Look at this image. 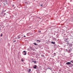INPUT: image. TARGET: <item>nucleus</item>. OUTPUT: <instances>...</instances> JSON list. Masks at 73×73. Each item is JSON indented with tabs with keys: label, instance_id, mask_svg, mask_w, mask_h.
<instances>
[{
	"label": "nucleus",
	"instance_id": "nucleus-1",
	"mask_svg": "<svg viewBox=\"0 0 73 73\" xmlns=\"http://www.w3.org/2000/svg\"><path fill=\"white\" fill-rule=\"evenodd\" d=\"M23 55H26L27 54V52L25 51H24L23 52Z\"/></svg>",
	"mask_w": 73,
	"mask_h": 73
},
{
	"label": "nucleus",
	"instance_id": "nucleus-2",
	"mask_svg": "<svg viewBox=\"0 0 73 73\" xmlns=\"http://www.w3.org/2000/svg\"><path fill=\"white\" fill-rule=\"evenodd\" d=\"M72 66H73V64H72V63H70V64H69V67H70L71 68H72Z\"/></svg>",
	"mask_w": 73,
	"mask_h": 73
},
{
	"label": "nucleus",
	"instance_id": "nucleus-3",
	"mask_svg": "<svg viewBox=\"0 0 73 73\" xmlns=\"http://www.w3.org/2000/svg\"><path fill=\"white\" fill-rule=\"evenodd\" d=\"M36 68H37V66L36 65H34V66L33 68L34 69H36Z\"/></svg>",
	"mask_w": 73,
	"mask_h": 73
},
{
	"label": "nucleus",
	"instance_id": "nucleus-4",
	"mask_svg": "<svg viewBox=\"0 0 73 73\" xmlns=\"http://www.w3.org/2000/svg\"><path fill=\"white\" fill-rule=\"evenodd\" d=\"M31 68H30L29 69V70L28 71V72L29 73V72H31Z\"/></svg>",
	"mask_w": 73,
	"mask_h": 73
},
{
	"label": "nucleus",
	"instance_id": "nucleus-5",
	"mask_svg": "<svg viewBox=\"0 0 73 73\" xmlns=\"http://www.w3.org/2000/svg\"><path fill=\"white\" fill-rule=\"evenodd\" d=\"M36 41L37 43H39L40 42V40H36Z\"/></svg>",
	"mask_w": 73,
	"mask_h": 73
},
{
	"label": "nucleus",
	"instance_id": "nucleus-6",
	"mask_svg": "<svg viewBox=\"0 0 73 73\" xmlns=\"http://www.w3.org/2000/svg\"><path fill=\"white\" fill-rule=\"evenodd\" d=\"M70 63H71L70 62H68L66 63V64H67V65H70Z\"/></svg>",
	"mask_w": 73,
	"mask_h": 73
},
{
	"label": "nucleus",
	"instance_id": "nucleus-7",
	"mask_svg": "<svg viewBox=\"0 0 73 73\" xmlns=\"http://www.w3.org/2000/svg\"><path fill=\"white\" fill-rule=\"evenodd\" d=\"M51 43L52 44H55V42L52 41L51 42Z\"/></svg>",
	"mask_w": 73,
	"mask_h": 73
},
{
	"label": "nucleus",
	"instance_id": "nucleus-8",
	"mask_svg": "<svg viewBox=\"0 0 73 73\" xmlns=\"http://www.w3.org/2000/svg\"><path fill=\"white\" fill-rule=\"evenodd\" d=\"M29 48L30 49H31L32 50H33V48H32V47L31 46H29Z\"/></svg>",
	"mask_w": 73,
	"mask_h": 73
},
{
	"label": "nucleus",
	"instance_id": "nucleus-9",
	"mask_svg": "<svg viewBox=\"0 0 73 73\" xmlns=\"http://www.w3.org/2000/svg\"><path fill=\"white\" fill-rule=\"evenodd\" d=\"M33 44H34L35 45H38V44H36V43H33Z\"/></svg>",
	"mask_w": 73,
	"mask_h": 73
},
{
	"label": "nucleus",
	"instance_id": "nucleus-10",
	"mask_svg": "<svg viewBox=\"0 0 73 73\" xmlns=\"http://www.w3.org/2000/svg\"><path fill=\"white\" fill-rule=\"evenodd\" d=\"M56 38H57L58 37V34H57L56 35Z\"/></svg>",
	"mask_w": 73,
	"mask_h": 73
},
{
	"label": "nucleus",
	"instance_id": "nucleus-11",
	"mask_svg": "<svg viewBox=\"0 0 73 73\" xmlns=\"http://www.w3.org/2000/svg\"><path fill=\"white\" fill-rule=\"evenodd\" d=\"M33 62H34L35 64H36V61H32Z\"/></svg>",
	"mask_w": 73,
	"mask_h": 73
},
{
	"label": "nucleus",
	"instance_id": "nucleus-12",
	"mask_svg": "<svg viewBox=\"0 0 73 73\" xmlns=\"http://www.w3.org/2000/svg\"><path fill=\"white\" fill-rule=\"evenodd\" d=\"M66 44H67V46H68V45H69V43L68 42Z\"/></svg>",
	"mask_w": 73,
	"mask_h": 73
},
{
	"label": "nucleus",
	"instance_id": "nucleus-13",
	"mask_svg": "<svg viewBox=\"0 0 73 73\" xmlns=\"http://www.w3.org/2000/svg\"><path fill=\"white\" fill-rule=\"evenodd\" d=\"M54 56H56V53H54Z\"/></svg>",
	"mask_w": 73,
	"mask_h": 73
},
{
	"label": "nucleus",
	"instance_id": "nucleus-14",
	"mask_svg": "<svg viewBox=\"0 0 73 73\" xmlns=\"http://www.w3.org/2000/svg\"><path fill=\"white\" fill-rule=\"evenodd\" d=\"M27 50H28V51H29V50H30V49L29 48H28Z\"/></svg>",
	"mask_w": 73,
	"mask_h": 73
},
{
	"label": "nucleus",
	"instance_id": "nucleus-15",
	"mask_svg": "<svg viewBox=\"0 0 73 73\" xmlns=\"http://www.w3.org/2000/svg\"><path fill=\"white\" fill-rule=\"evenodd\" d=\"M70 62H72V63H73V61L71 60Z\"/></svg>",
	"mask_w": 73,
	"mask_h": 73
},
{
	"label": "nucleus",
	"instance_id": "nucleus-16",
	"mask_svg": "<svg viewBox=\"0 0 73 73\" xmlns=\"http://www.w3.org/2000/svg\"><path fill=\"white\" fill-rule=\"evenodd\" d=\"M21 38V37L18 36V38Z\"/></svg>",
	"mask_w": 73,
	"mask_h": 73
},
{
	"label": "nucleus",
	"instance_id": "nucleus-17",
	"mask_svg": "<svg viewBox=\"0 0 73 73\" xmlns=\"http://www.w3.org/2000/svg\"><path fill=\"white\" fill-rule=\"evenodd\" d=\"M3 36V35L2 34H1V36Z\"/></svg>",
	"mask_w": 73,
	"mask_h": 73
},
{
	"label": "nucleus",
	"instance_id": "nucleus-18",
	"mask_svg": "<svg viewBox=\"0 0 73 73\" xmlns=\"http://www.w3.org/2000/svg\"><path fill=\"white\" fill-rule=\"evenodd\" d=\"M14 42H16V40H13Z\"/></svg>",
	"mask_w": 73,
	"mask_h": 73
},
{
	"label": "nucleus",
	"instance_id": "nucleus-19",
	"mask_svg": "<svg viewBox=\"0 0 73 73\" xmlns=\"http://www.w3.org/2000/svg\"><path fill=\"white\" fill-rule=\"evenodd\" d=\"M40 6H41V7H42V5H41Z\"/></svg>",
	"mask_w": 73,
	"mask_h": 73
},
{
	"label": "nucleus",
	"instance_id": "nucleus-20",
	"mask_svg": "<svg viewBox=\"0 0 73 73\" xmlns=\"http://www.w3.org/2000/svg\"><path fill=\"white\" fill-rule=\"evenodd\" d=\"M6 15V13H4V15Z\"/></svg>",
	"mask_w": 73,
	"mask_h": 73
},
{
	"label": "nucleus",
	"instance_id": "nucleus-21",
	"mask_svg": "<svg viewBox=\"0 0 73 73\" xmlns=\"http://www.w3.org/2000/svg\"><path fill=\"white\" fill-rule=\"evenodd\" d=\"M24 37H26V36H25V35H24Z\"/></svg>",
	"mask_w": 73,
	"mask_h": 73
},
{
	"label": "nucleus",
	"instance_id": "nucleus-22",
	"mask_svg": "<svg viewBox=\"0 0 73 73\" xmlns=\"http://www.w3.org/2000/svg\"><path fill=\"white\" fill-rule=\"evenodd\" d=\"M48 69H50L51 70H52V69H50L49 68H48Z\"/></svg>",
	"mask_w": 73,
	"mask_h": 73
},
{
	"label": "nucleus",
	"instance_id": "nucleus-23",
	"mask_svg": "<svg viewBox=\"0 0 73 73\" xmlns=\"http://www.w3.org/2000/svg\"><path fill=\"white\" fill-rule=\"evenodd\" d=\"M69 52H70V50H69V51H68Z\"/></svg>",
	"mask_w": 73,
	"mask_h": 73
},
{
	"label": "nucleus",
	"instance_id": "nucleus-24",
	"mask_svg": "<svg viewBox=\"0 0 73 73\" xmlns=\"http://www.w3.org/2000/svg\"><path fill=\"white\" fill-rule=\"evenodd\" d=\"M21 60H22V61H24V60H23L22 59Z\"/></svg>",
	"mask_w": 73,
	"mask_h": 73
},
{
	"label": "nucleus",
	"instance_id": "nucleus-25",
	"mask_svg": "<svg viewBox=\"0 0 73 73\" xmlns=\"http://www.w3.org/2000/svg\"><path fill=\"white\" fill-rule=\"evenodd\" d=\"M3 17H4V15L3 14Z\"/></svg>",
	"mask_w": 73,
	"mask_h": 73
},
{
	"label": "nucleus",
	"instance_id": "nucleus-26",
	"mask_svg": "<svg viewBox=\"0 0 73 73\" xmlns=\"http://www.w3.org/2000/svg\"><path fill=\"white\" fill-rule=\"evenodd\" d=\"M72 54H73L72 53L71 54V55H72Z\"/></svg>",
	"mask_w": 73,
	"mask_h": 73
},
{
	"label": "nucleus",
	"instance_id": "nucleus-27",
	"mask_svg": "<svg viewBox=\"0 0 73 73\" xmlns=\"http://www.w3.org/2000/svg\"><path fill=\"white\" fill-rule=\"evenodd\" d=\"M13 7H14V5H13Z\"/></svg>",
	"mask_w": 73,
	"mask_h": 73
},
{
	"label": "nucleus",
	"instance_id": "nucleus-28",
	"mask_svg": "<svg viewBox=\"0 0 73 73\" xmlns=\"http://www.w3.org/2000/svg\"><path fill=\"white\" fill-rule=\"evenodd\" d=\"M66 50L67 51V50H67V49H66Z\"/></svg>",
	"mask_w": 73,
	"mask_h": 73
},
{
	"label": "nucleus",
	"instance_id": "nucleus-29",
	"mask_svg": "<svg viewBox=\"0 0 73 73\" xmlns=\"http://www.w3.org/2000/svg\"><path fill=\"white\" fill-rule=\"evenodd\" d=\"M34 61V60H33V61Z\"/></svg>",
	"mask_w": 73,
	"mask_h": 73
},
{
	"label": "nucleus",
	"instance_id": "nucleus-30",
	"mask_svg": "<svg viewBox=\"0 0 73 73\" xmlns=\"http://www.w3.org/2000/svg\"><path fill=\"white\" fill-rule=\"evenodd\" d=\"M1 30V29L0 28V31Z\"/></svg>",
	"mask_w": 73,
	"mask_h": 73
},
{
	"label": "nucleus",
	"instance_id": "nucleus-31",
	"mask_svg": "<svg viewBox=\"0 0 73 73\" xmlns=\"http://www.w3.org/2000/svg\"><path fill=\"white\" fill-rule=\"evenodd\" d=\"M5 11H6V10H5Z\"/></svg>",
	"mask_w": 73,
	"mask_h": 73
},
{
	"label": "nucleus",
	"instance_id": "nucleus-32",
	"mask_svg": "<svg viewBox=\"0 0 73 73\" xmlns=\"http://www.w3.org/2000/svg\"><path fill=\"white\" fill-rule=\"evenodd\" d=\"M40 32H41V31H40Z\"/></svg>",
	"mask_w": 73,
	"mask_h": 73
},
{
	"label": "nucleus",
	"instance_id": "nucleus-33",
	"mask_svg": "<svg viewBox=\"0 0 73 73\" xmlns=\"http://www.w3.org/2000/svg\"><path fill=\"white\" fill-rule=\"evenodd\" d=\"M43 56H44V55L43 56H42V57H43Z\"/></svg>",
	"mask_w": 73,
	"mask_h": 73
}]
</instances>
